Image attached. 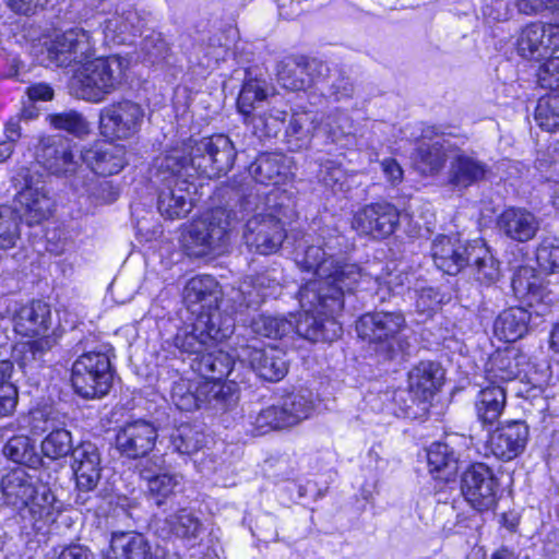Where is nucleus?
<instances>
[{
  "label": "nucleus",
  "instance_id": "nucleus-1",
  "mask_svg": "<svg viewBox=\"0 0 559 559\" xmlns=\"http://www.w3.org/2000/svg\"><path fill=\"white\" fill-rule=\"evenodd\" d=\"M236 150L227 135L215 134L201 140L190 139L182 146L173 147L154 162L157 185V209L169 219L185 217L192 209L191 177L194 170L206 177L221 176L231 169Z\"/></svg>",
  "mask_w": 559,
  "mask_h": 559
},
{
  "label": "nucleus",
  "instance_id": "nucleus-2",
  "mask_svg": "<svg viewBox=\"0 0 559 559\" xmlns=\"http://www.w3.org/2000/svg\"><path fill=\"white\" fill-rule=\"evenodd\" d=\"M295 260L302 270L312 271L318 277L298 293L299 301L310 309L318 301L328 313H340L345 295L352 294L362 277L358 264L336 257L321 246H308L297 251Z\"/></svg>",
  "mask_w": 559,
  "mask_h": 559
},
{
  "label": "nucleus",
  "instance_id": "nucleus-3",
  "mask_svg": "<svg viewBox=\"0 0 559 559\" xmlns=\"http://www.w3.org/2000/svg\"><path fill=\"white\" fill-rule=\"evenodd\" d=\"M530 273L524 270L512 280L513 290L526 299L527 308L510 307L499 313L493 322V333L499 340L511 343L522 338L531 324H537L535 319L546 316L557 301L558 294L545 286L539 277L528 276Z\"/></svg>",
  "mask_w": 559,
  "mask_h": 559
},
{
  "label": "nucleus",
  "instance_id": "nucleus-4",
  "mask_svg": "<svg viewBox=\"0 0 559 559\" xmlns=\"http://www.w3.org/2000/svg\"><path fill=\"white\" fill-rule=\"evenodd\" d=\"M230 223L222 209L193 219L182 233V249L193 259L214 258L225 252L229 243Z\"/></svg>",
  "mask_w": 559,
  "mask_h": 559
},
{
  "label": "nucleus",
  "instance_id": "nucleus-5",
  "mask_svg": "<svg viewBox=\"0 0 559 559\" xmlns=\"http://www.w3.org/2000/svg\"><path fill=\"white\" fill-rule=\"evenodd\" d=\"M129 62L119 56L83 62L74 78L78 95L91 103H100L126 81Z\"/></svg>",
  "mask_w": 559,
  "mask_h": 559
},
{
  "label": "nucleus",
  "instance_id": "nucleus-6",
  "mask_svg": "<svg viewBox=\"0 0 559 559\" xmlns=\"http://www.w3.org/2000/svg\"><path fill=\"white\" fill-rule=\"evenodd\" d=\"M257 213L246 223L243 240L250 251L260 254L276 252L286 238L283 217L286 209L277 203V191L266 195L265 204L254 209Z\"/></svg>",
  "mask_w": 559,
  "mask_h": 559
},
{
  "label": "nucleus",
  "instance_id": "nucleus-7",
  "mask_svg": "<svg viewBox=\"0 0 559 559\" xmlns=\"http://www.w3.org/2000/svg\"><path fill=\"white\" fill-rule=\"evenodd\" d=\"M407 323L401 311H374L362 314L356 322L358 336L374 345L385 359L404 353L408 343L402 337Z\"/></svg>",
  "mask_w": 559,
  "mask_h": 559
},
{
  "label": "nucleus",
  "instance_id": "nucleus-8",
  "mask_svg": "<svg viewBox=\"0 0 559 559\" xmlns=\"http://www.w3.org/2000/svg\"><path fill=\"white\" fill-rule=\"evenodd\" d=\"M314 408L312 393L300 390L283 396L277 403L261 409L250 423L252 436L294 427L307 419Z\"/></svg>",
  "mask_w": 559,
  "mask_h": 559
},
{
  "label": "nucleus",
  "instance_id": "nucleus-9",
  "mask_svg": "<svg viewBox=\"0 0 559 559\" xmlns=\"http://www.w3.org/2000/svg\"><path fill=\"white\" fill-rule=\"evenodd\" d=\"M112 379L111 362L105 353L86 352L72 365L71 383L74 392L83 399L93 400L107 395Z\"/></svg>",
  "mask_w": 559,
  "mask_h": 559
},
{
  "label": "nucleus",
  "instance_id": "nucleus-10",
  "mask_svg": "<svg viewBox=\"0 0 559 559\" xmlns=\"http://www.w3.org/2000/svg\"><path fill=\"white\" fill-rule=\"evenodd\" d=\"M170 400L182 412H193L203 406L223 409L233 400V393L230 386L223 383L179 378L173 383Z\"/></svg>",
  "mask_w": 559,
  "mask_h": 559
},
{
  "label": "nucleus",
  "instance_id": "nucleus-11",
  "mask_svg": "<svg viewBox=\"0 0 559 559\" xmlns=\"http://www.w3.org/2000/svg\"><path fill=\"white\" fill-rule=\"evenodd\" d=\"M233 328L230 323L218 322L215 313L201 314L177 332L174 344L180 352L200 357L217 342L228 337Z\"/></svg>",
  "mask_w": 559,
  "mask_h": 559
},
{
  "label": "nucleus",
  "instance_id": "nucleus-12",
  "mask_svg": "<svg viewBox=\"0 0 559 559\" xmlns=\"http://www.w3.org/2000/svg\"><path fill=\"white\" fill-rule=\"evenodd\" d=\"M144 118L143 108L131 100L105 106L99 112L100 133L111 140H126L136 134Z\"/></svg>",
  "mask_w": 559,
  "mask_h": 559
},
{
  "label": "nucleus",
  "instance_id": "nucleus-13",
  "mask_svg": "<svg viewBox=\"0 0 559 559\" xmlns=\"http://www.w3.org/2000/svg\"><path fill=\"white\" fill-rule=\"evenodd\" d=\"M94 55L90 32L74 27L56 34L47 44V58L57 67L83 63Z\"/></svg>",
  "mask_w": 559,
  "mask_h": 559
},
{
  "label": "nucleus",
  "instance_id": "nucleus-14",
  "mask_svg": "<svg viewBox=\"0 0 559 559\" xmlns=\"http://www.w3.org/2000/svg\"><path fill=\"white\" fill-rule=\"evenodd\" d=\"M461 490L474 509L486 511L497 503L499 481L489 466L476 463L463 473Z\"/></svg>",
  "mask_w": 559,
  "mask_h": 559
},
{
  "label": "nucleus",
  "instance_id": "nucleus-15",
  "mask_svg": "<svg viewBox=\"0 0 559 559\" xmlns=\"http://www.w3.org/2000/svg\"><path fill=\"white\" fill-rule=\"evenodd\" d=\"M71 468L75 477L78 495L75 502L86 504L102 476V457L98 448L92 442H81L72 451Z\"/></svg>",
  "mask_w": 559,
  "mask_h": 559
},
{
  "label": "nucleus",
  "instance_id": "nucleus-16",
  "mask_svg": "<svg viewBox=\"0 0 559 559\" xmlns=\"http://www.w3.org/2000/svg\"><path fill=\"white\" fill-rule=\"evenodd\" d=\"M521 57L539 61L554 55L559 49V25L534 22L526 25L516 40Z\"/></svg>",
  "mask_w": 559,
  "mask_h": 559
},
{
  "label": "nucleus",
  "instance_id": "nucleus-17",
  "mask_svg": "<svg viewBox=\"0 0 559 559\" xmlns=\"http://www.w3.org/2000/svg\"><path fill=\"white\" fill-rule=\"evenodd\" d=\"M22 178L24 187L16 193L15 201L27 225L40 224L51 215L53 201L39 178L28 170L22 174Z\"/></svg>",
  "mask_w": 559,
  "mask_h": 559
},
{
  "label": "nucleus",
  "instance_id": "nucleus-18",
  "mask_svg": "<svg viewBox=\"0 0 559 559\" xmlns=\"http://www.w3.org/2000/svg\"><path fill=\"white\" fill-rule=\"evenodd\" d=\"M157 428L148 420L138 419L122 425L116 433V448L128 459L146 456L155 447Z\"/></svg>",
  "mask_w": 559,
  "mask_h": 559
},
{
  "label": "nucleus",
  "instance_id": "nucleus-19",
  "mask_svg": "<svg viewBox=\"0 0 559 559\" xmlns=\"http://www.w3.org/2000/svg\"><path fill=\"white\" fill-rule=\"evenodd\" d=\"M400 222L399 210L388 202L364 206L354 215L352 226L359 234L382 238L394 233Z\"/></svg>",
  "mask_w": 559,
  "mask_h": 559
},
{
  "label": "nucleus",
  "instance_id": "nucleus-20",
  "mask_svg": "<svg viewBox=\"0 0 559 559\" xmlns=\"http://www.w3.org/2000/svg\"><path fill=\"white\" fill-rule=\"evenodd\" d=\"M302 313L298 319L294 318V331L300 337L311 342H331L341 332V326L334 320L336 313H328L320 305H314L312 309L304 306L299 301ZM316 304H319L318 301Z\"/></svg>",
  "mask_w": 559,
  "mask_h": 559
},
{
  "label": "nucleus",
  "instance_id": "nucleus-21",
  "mask_svg": "<svg viewBox=\"0 0 559 559\" xmlns=\"http://www.w3.org/2000/svg\"><path fill=\"white\" fill-rule=\"evenodd\" d=\"M530 428L523 420L509 421L497 428L489 437L488 447L499 460L511 461L526 448Z\"/></svg>",
  "mask_w": 559,
  "mask_h": 559
},
{
  "label": "nucleus",
  "instance_id": "nucleus-22",
  "mask_svg": "<svg viewBox=\"0 0 559 559\" xmlns=\"http://www.w3.org/2000/svg\"><path fill=\"white\" fill-rule=\"evenodd\" d=\"M218 285L211 275L191 278L185 286L183 299L188 310L195 317L201 314H216L221 322L218 311Z\"/></svg>",
  "mask_w": 559,
  "mask_h": 559
},
{
  "label": "nucleus",
  "instance_id": "nucleus-23",
  "mask_svg": "<svg viewBox=\"0 0 559 559\" xmlns=\"http://www.w3.org/2000/svg\"><path fill=\"white\" fill-rule=\"evenodd\" d=\"M473 242H463L457 237L440 235L431 245V255L438 269L449 275L459 274L469 264Z\"/></svg>",
  "mask_w": 559,
  "mask_h": 559
},
{
  "label": "nucleus",
  "instance_id": "nucleus-24",
  "mask_svg": "<svg viewBox=\"0 0 559 559\" xmlns=\"http://www.w3.org/2000/svg\"><path fill=\"white\" fill-rule=\"evenodd\" d=\"M489 166L472 154L456 148L450 155L447 182L453 189L462 191L484 180Z\"/></svg>",
  "mask_w": 559,
  "mask_h": 559
},
{
  "label": "nucleus",
  "instance_id": "nucleus-25",
  "mask_svg": "<svg viewBox=\"0 0 559 559\" xmlns=\"http://www.w3.org/2000/svg\"><path fill=\"white\" fill-rule=\"evenodd\" d=\"M81 159L95 174L112 176L127 164L126 148L114 143H97L82 150Z\"/></svg>",
  "mask_w": 559,
  "mask_h": 559
},
{
  "label": "nucleus",
  "instance_id": "nucleus-26",
  "mask_svg": "<svg viewBox=\"0 0 559 559\" xmlns=\"http://www.w3.org/2000/svg\"><path fill=\"white\" fill-rule=\"evenodd\" d=\"M497 226L507 238L516 242H526L536 236L540 222L531 211L512 206L498 216Z\"/></svg>",
  "mask_w": 559,
  "mask_h": 559
},
{
  "label": "nucleus",
  "instance_id": "nucleus-27",
  "mask_svg": "<svg viewBox=\"0 0 559 559\" xmlns=\"http://www.w3.org/2000/svg\"><path fill=\"white\" fill-rule=\"evenodd\" d=\"M319 62L304 56L288 57L277 64V80L289 91H305L314 83Z\"/></svg>",
  "mask_w": 559,
  "mask_h": 559
},
{
  "label": "nucleus",
  "instance_id": "nucleus-28",
  "mask_svg": "<svg viewBox=\"0 0 559 559\" xmlns=\"http://www.w3.org/2000/svg\"><path fill=\"white\" fill-rule=\"evenodd\" d=\"M37 158L43 166L57 176H72L80 165L70 147L63 141H56L52 138L44 139L37 150Z\"/></svg>",
  "mask_w": 559,
  "mask_h": 559
},
{
  "label": "nucleus",
  "instance_id": "nucleus-29",
  "mask_svg": "<svg viewBox=\"0 0 559 559\" xmlns=\"http://www.w3.org/2000/svg\"><path fill=\"white\" fill-rule=\"evenodd\" d=\"M242 359L247 360L252 370L270 382L282 380L288 370L284 353L275 347L243 349Z\"/></svg>",
  "mask_w": 559,
  "mask_h": 559
},
{
  "label": "nucleus",
  "instance_id": "nucleus-30",
  "mask_svg": "<svg viewBox=\"0 0 559 559\" xmlns=\"http://www.w3.org/2000/svg\"><path fill=\"white\" fill-rule=\"evenodd\" d=\"M526 357L514 348L495 352L485 365V378L490 384L514 380L523 372Z\"/></svg>",
  "mask_w": 559,
  "mask_h": 559
},
{
  "label": "nucleus",
  "instance_id": "nucleus-31",
  "mask_svg": "<svg viewBox=\"0 0 559 559\" xmlns=\"http://www.w3.org/2000/svg\"><path fill=\"white\" fill-rule=\"evenodd\" d=\"M444 380V370L439 362L423 360L408 372V386L421 400L428 403L440 390Z\"/></svg>",
  "mask_w": 559,
  "mask_h": 559
},
{
  "label": "nucleus",
  "instance_id": "nucleus-32",
  "mask_svg": "<svg viewBox=\"0 0 559 559\" xmlns=\"http://www.w3.org/2000/svg\"><path fill=\"white\" fill-rule=\"evenodd\" d=\"M107 559H154L148 539L135 532H115L106 551Z\"/></svg>",
  "mask_w": 559,
  "mask_h": 559
},
{
  "label": "nucleus",
  "instance_id": "nucleus-33",
  "mask_svg": "<svg viewBox=\"0 0 559 559\" xmlns=\"http://www.w3.org/2000/svg\"><path fill=\"white\" fill-rule=\"evenodd\" d=\"M278 288L277 281L270 280L266 275H258L251 285H246L240 290L237 320L252 316L251 312L255 313L266 298L277 294Z\"/></svg>",
  "mask_w": 559,
  "mask_h": 559
},
{
  "label": "nucleus",
  "instance_id": "nucleus-34",
  "mask_svg": "<svg viewBox=\"0 0 559 559\" xmlns=\"http://www.w3.org/2000/svg\"><path fill=\"white\" fill-rule=\"evenodd\" d=\"M2 504L25 510L36 492L32 478L23 468H16L5 475L0 484Z\"/></svg>",
  "mask_w": 559,
  "mask_h": 559
},
{
  "label": "nucleus",
  "instance_id": "nucleus-35",
  "mask_svg": "<svg viewBox=\"0 0 559 559\" xmlns=\"http://www.w3.org/2000/svg\"><path fill=\"white\" fill-rule=\"evenodd\" d=\"M235 361L233 357L222 350L215 349V346L200 357L193 358L191 368L198 372L204 380L202 382H217L229 377Z\"/></svg>",
  "mask_w": 559,
  "mask_h": 559
},
{
  "label": "nucleus",
  "instance_id": "nucleus-36",
  "mask_svg": "<svg viewBox=\"0 0 559 559\" xmlns=\"http://www.w3.org/2000/svg\"><path fill=\"white\" fill-rule=\"evenodd\" d=\"M51 323V311L48 304L34 300L23 306L14 319V329L25 336H35L46 333Z\"/></svg>",
  "mask_w": 559,
  "mask_h": 559
},
{
  "label": "nucleus",
  "instance_id": "nucleus-37",
  "mask_svg": "<svg viewBox=\"0 0 559 559\" xmlns=\"http://www.w3.org/2000/svg\"><path fill=\"white\" fill-rule=\"evenodd\" d=\"M469 260L467 267L480 284L489 286L500 278V263L483 240L473 241Z\"/></svg>",
  "mask_w": 559,
  "mask_h": 559
},
{
  "label": "nucleus",
  "instance_id": "nucleus-38",
  "mask_svg": "<svg viewBox=\"0 0 559 559\" xmlns=\"http://www.w3.org/2000/svg\"><path fill=\"white\" fill-rule=\"evenodd\" d=\"M506 404V389L501 384L488 383L478 392L475 400L477 418L484 425H492L503 413Z\"/></svg>",
  "mask_w": 559,
  "mask_h": 559
},
{
  "label": "nucleus",
  "instance_id": "nucleus-39",
  "mask_svg": "<svg viewBox=\"0 0 559 559\" xmlns=\"http://www.w3.org/2000/svg\"><path fill=\"white\" fill-rule=\"evenodd\" d=\"M140 476L146 481L147 492L157 506H162L167 498L173 496L181 481L178 474L163 472L162 467L156 464L154 468L144 466Z\"/></svg>",
  "mask_w": 559,
  "mask_h": 559
},
{
  "label": "nucleus",
  "instance_id": "nucleus-40",
  "mask_svg": "<svg viewBox=\"0 0 559 559\" xmlns=\"http://www.w3.org/2000/svg\"><path fill=\"white\" fill-rule=\"evenodd\" d=\"M239 322L252 333L265 337L282 338L294 331L293 320L284 317L252 313L250 317L239 318Z\"/></svg>",
  "mask_w": 559,
  "mask_h": 559
},
{
  "label": "nucleus",
  "instance_id": "nucleus-41",
  "mask_svg": "<svg viewBox=\"0 0 559 559\" xmlns=\"http://www.w3.org/2000/svg\"><path fill=\"white\" fill-rule=\"evenodd\" d=\"M252 178L261 185H277L285 177V156L278 153H264L248 168Z\"/></svg>",
  "mask_w": 559,
  "mask_h": 559
},
{
  "label": "nucleus",
  "instance_id": "nucleus-42",
  "mask_svg": "<svg viewBox=\"0 0 559 559\" xmlns=\"http://www.w3.org/2000/svg\"><path fill=\"white\" fill-rule=\"evenodd\" d=\"M427 461L430 473L436 477L449 481L459 471V459L455 451L443 442L432 443L427 451Z\"/></svg>",
  "mask_w": 559,
  "mask_h": 559
},
{
  "label": "nucleus",
  "instance_id": "nucleus-43",
  "mask_svg": "<svg viewBox=\"0 0 559 559\" xmlns=\"http://www.w3.org/2000/svg\"><path fill=\"white\" fill-rule=\"evenodd\" d=\"M320 127V118L313 111H297L290 117L286 128V136L290 143L296 141V147L308 146L313 136H320L318 130Z\"/></svg>",
  "mask_w": 559,
  "mask_h": 559
},
{
  "label": "nucleus",
  "instance_id": "nucleus-44",
  "mask_svg": "<svg viewBox=\"0 0 559 559\" xmlns=\"http://www.w3.org/2000/svg\"><path fill=\"white\" fill-rule=\"evenodd\" d=\"M448 156L445 141L421 142L416 148L414 160L424 175H436L444 166Z\"/></svg>",
  "mask_w": 559,
  "mask_h": 559
},
{
  "label": "nucleus",
  "instance_id": "nucleus-45",
  "mask_svg": "<svg viewBox=\"0 0 559 559\" xmlns=\"http://www.w3.org/2000/svg\"><path fill=\"white\" fill-rule=\"evenodd\" d=\"M269 96V86L264 80L246 79L237 99V107L240 114L245 116L247 123L258 108V104Z\"/></svg>",
  "mask_w": 559,
  "mask_h": 559
},
{
  "label": "nucleus",
  "instance_id": "nucleus-46",
  "mask_svg": "<svg viewBox=\"0 0 559 559\" xmlns=\"http://www.w3.org/2000/svg\"><path fill=\"white\" fill-rule=\"evenodd\" d=\"M62 507L63 503L56 498L55 493L44 487L41 491L36 490L25 510L34 521L53 522Z\"/></svg>",
  "mask_w": 559,
  "mask_h": 559
},
{
  "label": "nucleus",
  "instance_id": "nucleus-47",
  "mask_svg": "<svg viewBox=\"0 0 559 559\" xmlns=\"http://www.w3.org/2000/svg\"><path fill=\"white\" fill-rule=\"evenodd\" d=\"M174 535L192 545H195L204 532L201 520L187 509L180 510L168 520Z\"/></svg>",
  "mask_w": 559,
  "mask_h": 559
},
{
  "label": "nucleus",
  "instance_id": "nucleus-48",
  "mask_svg": "<svg viewBox=\"0 0 559 559\" xmlns=\"http://www.w3.org/2000/svg\"><path fill=\"white\" fill-rule=\"evenodd\" d=\"M417 397L409 386L407 389H397L396 404L385 405L386 412L395 416L413 419L420 418L428 413L430 405L427 402L421 403L423 401H419Z\"/></svg>",
  "mask_w": 559,
  "mask_h": 559
},
{
  "label": "nucleus",
  "instance_id": "nucleus-49",
  "mask_svg": "<svg viewBox=\"0 0 559 559\" xmlns=\"http://www.w3.org/2000/svg\"><path fill=\"white\" fill-rule=\"evenodd\" d=\"M3 454L11 461L29 467H36L41 461L32 440L26 436L12 437L4 444Z\"/></svg>",
  "mask_w": 559,
  "mask_h": 559
},
{
  "label": "nucleus",
  "instance_id": "nucleus-50",
  "mask_svg": "<svg viewBox=\"0 0 559 559\" xmlns=\"http://www.w3.org/2000/svg\"><path fill=\"white\" fill-rule=\"evenodd\" d=\"M46 120L53 129L66 131L76 138H83L91 132L88 121L76 110L50 114Z\"/></svg>",
  "mask_w": 559,
  "mask_h": 559
},
{
  "label": "nucleus",
  "instance_id": "nucleus-51",
  "mask_svg": "<svg viewBox=\"0 0 559 559\" xmlns=\"http://www.w3.org/2000/svg\"><path fill=\"white\" fill-rule=\"evenodd\" d=\"M204 444V435L189 424H182L170 435V447L179 454L191 455Z\"/></svg>",
  "mask_w": 559,
  "mask_h": 559
},
{
  "label": "nucleus",
  "instance_id": "nucleus-52",
  "mask_svg": "<svg viewBox=\"0 0 559 559\" xmlns=\"http://www.w3.org/2000/svg\"><path fill=\"white\" fill-rule=\"evenodd\" d=\"M287 116L286 108L273 106L265 112L253 115L247 123H251L255 133H260L261 136H275Z\"/></svg>",
  "mask_w": 559,
  "mask_h": 559
},
{
  "label": "nucleus",
  "instance_id": "nucleus-53",
  "mask_svg": "<svg viewBox=\"0 0 559 559\" xmlns=\"http://www.w3.org/2000/svg\"><path fill=\"white\" fill-rule=\"evenodd\" d=\"M535 121L545 131L552 132L559 128V93H550L537 102Z\"/></svg>",
  "mask_w": 559,
  "mask_h": 559
},
{
  "label": "nucleus",
  "instance_id": "nucleus-54",
  "mask_svg": "<svg viewBox=\"0 0 559 559\" xmlns=\"http://www.w3.org/2000/svg\"><path fill=\"white\" fill-rule=\"evenodd\" d=\"M74 448L71 432L63 428L52 430L41 441V452L50 460L66 457Z\"/></svg>",
  "mask_w": 559,
  "mask_h": 559
},
{
  "label": "nucleus",
  "instance_id": "nucleus-55",
  "mask_svg": "<svg viewBox=\"0 0 559 559\" xmlns=\"http://www.w3.org/2000/svg\"><path fill=\"white\" fill-rule=\"evenodd\" d=\"M140 52L143 61L150 64L168 62L170 58V47L168 43L160 33L156 32H151L143 38Z\"/></svg>",
  "mask_w": 559,
  "mask_h": 559
},
{
  "label": "nucleus",
  "instance_id": "nucleus-56",
  "mask_svg": "<svg viewBox=\"0 0 559 559\" xmlns=\"http://www.w3.org/2000/svg\"><path fill=\"white\" fill-rule=\"evenodd\" d=\"M350 121L346 114L335 111L320 119L318 134L326 142L337 143L350 132Z\"/></svg>",
  "mask_w": 559,
  "mask_h": 559
},
{
  "label": "nucleus",
  "instance_id": "nucleus-57",
  "mask_svg": "<svg viewBox=\"0 0 559 559\" xmlns=\"http://www.w3.org/2000/svg\"><path fill=\"white\" fill-rule=\"evenodd\" d=\"M20 237L19 217L9 205L0 206V249L12 248Z\"/></svg>",
  "mask_w": 559,
  "mask_h": 559
},
{
  "label": "nucleus",
  "instance_id": "nucleus-58",
  "mask_svg": "<svg viewBox=\"0 0 559 559\" xmlns=\"http://www.w3.org/2000/svg\"><path fill=\"white\" fill-rule=\"evenodd\" d=\"M85 193L93 204L105 205L118 199L119 189L112 181L92 178L85 185Z\"/></svg>",
  "mask_w": 559,
  "mask_h": 559
},
{
  "label": "nucleus",
  "instance_id": "nucleus-59",
  "mask_svg": "<svg viewBox=\"0 0 559 559\" xmlns=\"http://www.w3.org/2000/svg\"><path fill=\"white\" fill-rule=\"evenodd\" d=\"M538 266L548 273L559 272V239L546 238L536 250Z\"/></svg>",
  "mask_w": 559,
  "mask_h": 559
},
{
  "label": "nucleus",
  "instance_id": "nucleus-60",
  "mask_svg": "<svg viewBox=\"0 0 559 559\" xmlns=\"http://www.w3.org/2000/svg\"><path fill=\"white\" fill-rule=\"evenodd\" d=\"M535 168L543 179L559 182V148L554 147L546 152H538Z\"/></svg>",
  "mask_w": 559,
  "mask_h": 559
},
{
  "label": "nucleus",
  "instance_id": "nucleus-61",
  "mask_svg": "<svg viewBox=\"0 0 559 559\" xmlns=\"http://www.w3.org/2000/svg\"><path fill=\"white\" fill-rule=\"evenodd\" d=\"M319 179L324 186L331 188L335 192L343 191L347 183L345 170L340 164L332 160H328L321 165Z\"/></svg>",
  "mask_w": 559,
  "mask_h": 559
},
{
  "label": "nucleus",
  "instance_id": "nucleus-62",
  "mask_svg": "<svg viewBox=\"0 0 559 559\" xmlns=\"http://www.w3.org/2000/svg\"><path fill=\"white\" fill-rule=\"evenodd\" d=\"M538 82L544 88L559 87V57L548 58L539 68Z\"/></svg>",
  "mask_w": 559,
  "mask_h": 559
},
{
  "label": "nucleus",
  "instance_id": "nucleus-63",
  "mask_svg": "<svg viewBox=\"0 0 559 559\" xmlns=\"http://www.w3.org/2000/svg\"><path fill=\"white\" fill-rule=\"evenodd\" d=\"M19 401L16 386L11 382H0V418L13 414Z\"/></svg>",
  "mask_w": 559,
  "mask_h": 559
},
{
  "label": "nucleus",
  "instance_id": "nucleus-64",
  "mask_svg": "<svg viewBox=\"0 0 559 559\" xmlns=\"http://www.w3.org/2000/svg\"><path fill=\"white\" fill-rule=\"evenodd\" d=\"M135 22H139L138 14L133 11H127L121 16L114 17L106 22L107 31H118L120 34L135 35L138 27Z\"/></svg>",
  "mask_w": 559,
  "mask_h": 559
}]
</instances>
